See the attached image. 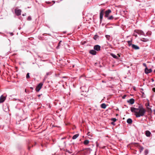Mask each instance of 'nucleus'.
<instances>
[{"mask_svg": "<svg viewBox=\"0 0 155 155\" xmlns=\"http://www.w3.org/2000/svg\"><path fill=\"white\" fill-rule=\"evenodd\" d=\"M30 88L31 90H33L34 89V87H30Z\"/></svg>", "mask_w": 155, "mask_h": 155, "instance_id": "nucleus-39", "label": "nucleus"}, {"mask_svg": "<svg viewBox=\"0 0 155 155\" xmlns=\"http://www.w3.org/2000/svg\"><path fill=\"white\" fill-rule=\"evenodd\" d=\"M94 49L95 51H99L101 49V46L99 45H95L94 46Z\"/></svg>", "mask_w": 155, "mask_h": 155, "instance_id": "nucleus-8", "label": "nucleus"}, {"mask_svg": "<svg viewBox=\"0 0 155 155\" xmlns=\"http://www.w3.org/2000/svg\"><path fill=\"white\" fill-rule=\"evenodd\" d=\"M130 110L132 112L134 113V115L137 117L143 116L145 113V110L141 105H138L137 108L131 107Z\"/></svg>", "mask_w": 155, "mask_h": 155, "instance_id": "nucleus-1", "label": "nucleus"}, {"mask_svg": "<svg viewBox=\"0 0 155 155\" xmlns=\"http://www.w3.org/2000/svg\"><path fill=\"white\" fill-rule=\"evenodd\" d=\"M111 120H112L113 122H115V121H116L117 119H116V118H112L111 119Z\"/></svg>", "mask_w": 155, "mask_h": 155, "instance_id": "nucleus-30", "label": "nucleus"}, {"mask_svg": "<svg viewBox=\"0 0 155 155\" xmlns=\"http://www.w3.org/2000/svg\"><path fill=\"white\" fill-rule=\"evenodd\" d=\"M131 46L135 50H138L139 49V47L138 46L134 44H132Z\"/></svg>", "mask_w": 155, "mask_h": 155, "instance_id": "nucleus-12", "label": "nucleus"}, {"mask_svg": "<svg viewBox=\"0 0 155 155\" xmlns=\"http://www.w3.org/2000/svg\"><path fill=\"white\" fill-rule=\"evenodd\" d=\"M126 96H127V95L126 94L124 95L122 97V99H125V97H126Z\"/></svg>", "mask_w": 155, "mask_h": 155, "instance_id": "nucleus-33", "label": "nucleus"}, {"mask_svg": "<svg viewBox=\"0 0 155 155\" xmlns=\"http://www.w3.org/2000/svg\"><path fill=\"white\" fill-rule=\"evenodd\" d=\"M111 55L114 58H115L116 59H117L118 58V57L115 54L111 53Z\"/></svg>", "mask_w": 155, "mask_h": 155, "instance_id": "nucleus-22", "label": "nucleus"}, {"mask_svg": "<svg viewBox=\"0 0 155 155\" xmlns=\"http://www.w3.org/2000/svg\"><path fill=\"white\" fill-rule=\"evenodd\" d=\"M147 63H150V62H147Z\"/></svg>", "mask_w": 155, "mask_h": 155, "instance_id": "nucleus-47", "label": "nucleus"}, {"mask_svg": "<svg viewBox=\"0 0 155 155\" xmlns=\"http://www.w3.org/2000/svg\"><path fill=\"white\" fill-rule=\"evenodd\" d=\"M105 37L107 40L108 41L110 40V35H105Z\"/></svg>", "mask_w": 155, "mask_h": 155, "instance_id": "nucleus-26", "label": "nucleus"}, {"mask_svg": "<svg viewBox=\"0 0 155 155\" xmlns=\"http://www.w3.org/2000/svg\"><path fill=\"white\" fill-rule=\"evenodd\" d=\"M62 42V41H60L58 43V46H57L56 48L57 49H59L61 46L62 45L61 43Z\"/></svg>", "mask_w": 155, "mask_h": 155, "instance_id": "nucleus-14", "label": "nucleus"}, {"mask_svg": "<svg viewBox=\"0 0 155 155\" xmlns=\"http://www.w3.org/2000/svg\"><path fill=\"white\" fill-rule=\"evenodd\" d=\"M99 37L97 35H95L93 38L94 40L96 41H97L99 39Z\"/></svg>", "mask_w": 155, "mask_h": 155, "instance_id": "nucleus-15", "label": "nucleus"}, {"mask_svg": "<svg viewBox=\"0 0 155 155\" xmlns=\"http://www.w3.org/2000/svg\"><path fill=\"white\" fill-rule=\"evenodd\" d=\"M51 74H52V72H51V71H49V72H47L46 73V75L47 76H48V75H50Z\"/></svg>", "mask_w": 155, "mask_h": 155, "instance_id": "nucleus-28", "label": "nucleus"}, {"mask_svg": "<svg viewBox=\"0 0 155 155\" xmlns=\"http://www.w3.org/2000/svg\"><path fill=\"white\" fill-rule=\"evenodd\" d=\"M22 15L23 16H25L26 15V13H25L23 14H22Z\"/></svg>", "mask_w": 155, "mask_h": 155, "instance_id": "nucleus-36", "label": "nucleus"}, {"mask_svg": "<svg viewBox=\"0 0 155 155\" xmlns=\"http://www.w3.org/2000/svg\"><path fill=\"white\" fill-rule=\"evenodd\" d=\"M26 78L27 79L29 78H30V76H29V73H28L26 75Z\"/></svg>", "mask_w": 155, "mask_h": 155, "instance_id": "nucleus-29", "label": "nucleus"}, {"mask_svg": "<svg viewBox=\"0 0 155 155\" xmlns=\"http://www.w3.org/2000/svg\"><path fill=\"white\" fill-rule=\"evenodd\" d=\"M115 122H111V124L113 125H114L115 124L114 123Z\"/></svg>", "mask_w": 155, "mask_h": 155, "instance_id": "nucleus-35", "label": "nucleus"}, {"mask_svg": "<svg viewBox=\"0 0 155 155\" xmlns=\"http://www.w3.org/2000/svg\"><path fill=\"white\" fill-rule=\"evenodd\" d=\"M143 65L145 67V63H143Z\"/></svg>", "mask_w": 155, "mask_h": 155, "instance_id": "nucleus-40", "label": "nucleus"}, {"mask_svg": "<svg viewBox=\"0 0 155 155\" xmlns=\"http://www.w3.org/2000/svg\"><path fill=\"white\" fill-rule=\"evenodd\" d=\"M89 142V141L88 140H85L84 141V145H86L88 144Z\"/></svg>", "mask_w": 155, "mask_h": 155, "instance_id": "nucleus-23", "label": "nucleus"}, {"mask_svg": "<svg viewBox=\"0 0 155 155\" xmlns=\"http://www.w3.org/2000/svg\"><path fill=\"white\" fill-rule=\"evenodd\" d=\"M153 111H154V114H155V110H154Z\"/></svg>", "mask_w": 155, "mask_h": 155, "instance_id": "nucleus-44", "label": "nucleus"}, {"mask_svg": "<svg viewBox=\"0 0 155 155\" xmlns=\"http://www.w3.org/2000/svg\"><path fill=\"white\" fill-rule=\"evenodd\" d=\"M9 33L10 34L11 36H12L13 35V33L12 32H10Z\"/></svg>", "mask_w": 155, "mask_h": 155, "instance_id": "nucleus-34", "label": "nucleus"}, {"mask_svg": "<svg viewBox=\"0 0 155 155\" xmlns=\"http://www.w3.org/2000/svg\"><path fill=\"white\" fill-rule=\"evenodd\" d=\"M43 84L42 83H40L36 86L35 89L36 91L38 92L41 88Z\"/></svg>", "mask_w": 155, "mask_h": 155, "instance_id": "nucleus-5", "label": "nucleus"}, {"mask_svg": "<svg viewBox=\"0 0 155 155\" xmlns=\"http://www.w3.org/2000/svg\"><path fill=\"white\" fill-rule=\"evenodd\" d=\"M151 80H152V82H153L154 81L153 79V78L151 79Z\"/></svg>", "mask_w": 155, "mask_h": 155, "instance_id": "nucleus-42", "label": "nucleus"}, {"mask_svg": "<svg viewBox=\"0 0 155 155\" xmlns=\"http://www.w3.org/2000/svg\"><path fill=\"white\" fill-rule=\"evenodd\" d=\"M132 41H127V42L128 44V45L129 46H132L133 44L131 43V42H132Z\"/></svg>", "mask_w": 155, "mask_h": 155, "instance_id": "nucleus-24", "label": "nucleus"}, {"mask_svg": "<svg viewBox=\"0 0 155 155\" xmlns=\"http://www.w3.org/2000/svg\"><path fill=\"white\" fill-rule=\"evenodd\" d=\"M15 12L16 15L19 16L21 15V10L20 9L15 8Z\"/></svg>", "mask_w": 155, "mask_h": 155, "instance_id": "nucleus-6", "label": "nucleus"}, {"mask_svg": "<svg viewBox=\"0 0 155 155\" xmlns=\"http://www.w3.org/2000/svg\"><path fill=\"white\" fill-rule=\"evenodd\" d=\"M143 88H141L140 90V92L142 93V97H143L144 96L145 94L144 92H143Z\"/></svg>", "mask_w": 155, "mask_h": 155, "instance_id": "nucleus-16", "label": "nucleus"}, {"mask_svg": "<svg viewBox=\"0 0 155 155\" xmlns=\"http://www.w3.org/2000/svg\"><path fill=\"white\" fill-rule=\"evenodd\" d=\"M31 19V17L30 16H29L27 18V20L28 21H30Z\"/></svg>", "mask_w": 155, "mask_h": 155, "instance_id": "nucleus-32", "label": "nucleus"}, {"mask_svg": "<svg viewBox=\"0 0 155 155\" xmlns=\"http://www.w3.org/2000/svg\"><path fill=\"white\" fill-rule=\"evenodd\" d=\"M151 133L148 130L146 131V136L149 137L150 136Z\"/></svg>", "mask_w": 155, "mask_h": 155, "instance_id": "nucleus-19", "label": "nucleus"}, {"mask_svg": "<svg viewBox=\"0 0 155 155\" xmlns=\"http://www.w3.org/2000/svg\"><path fill=\"white\" fill-rule=\"evenodd\" d=\"M89 53L93 55H95L97 54V52L96 51L94 50H90L89 51Z\"/></svg>", "mask_w": 155, "mask_h": 155, "instance_id": "nucleus-11", "label": "nucleus"}, {"mask_svg": "<svg viewBox=\"0 0 155 155\" xmlns=\"http://www.w3.org/2000/svg\"><path fill=\"white\" fill-rule=\"evenodd\" d=\"M28 149L29 150V149H30V148H29H29H28Z\"/></svg>", "mask_w": 155, "mask_h": 155, "instance_id": "nucleus-50", "label": "nucleus"}, {"mask_svg": "<svg viewBox=\"0 0 155 155\" xmlns=\"http://www.w3.org/2000/svg\"><path fill=\"white\" fill-rule=\"evenodd\" d=\"M101 107L103 109H105L106 107V104L104 103H103L101 105Z\"/></svg>", "mask_w": 155, "mask_h": 155, "instance_id": "nucleus-18", "label": "nucleus"}, {"mask_svg": "<svg viewBox=\"0 0 155 155\" xmlns=\"http://www.w3.org/2000/svg\"><path fill=\"white\" fill-rule=\"evenodd\" d=\"M137 34L140 35H144V33L142 31L140 30H135L133 34V35L136 38L137 36Z\"/></svg>", "mask_w": 155, "mask_h": 155, "instance_id": "nucleus-2", "label": "nucleus"}, {"mask_svg": "<svg viewBox=\"0 0 155 155\" xmlns=\"http://www.w3.org/2000/svg\"><path fill=\"white\" fill-rule=\"evenodd\" d=\"M144 149L143 147L140 146L139 148V151L141 153Z\"/></svg>", "mask_w": 155, "mask_h": 155, "instance_id": "nucleus-25", "label": "nucleus"}, {"mask_svg": "<svg viewBox=\"0 0 155 155\" xmlns=\"http://www.w3.org/2000/svg\"><path fill=\"white\" fill-rule=\"evenodd\" d=\"M152 90L153 92H155V88H153Z\"/></svg>", "mask_w": 155, "mask_h": 155, "instance_id": "nucleus-37", "label": "nucleus"}, {"mask_svg": "<svg viewBox=\"0 0 155 155\" xmlns=\"http://www.w3.org/2000/svg\"><path fill=\"white\" fill-rule=\"evenodd\" d=\"M102 82L103 83H106V81H102Z\"/></svg>", "mask_w": 155, "mask_h": 155, "instance_id": "nucleus-43", "label": "nucleus"}, {"mask_svg": "<svg viewBox=\"0 0 155 155\" xmlns=\"http://www.w3.org/2000/svg\"><path fill=\"white\" fill-rule=\"evenodd\" d=\"M146 154L148 153L147 151L146 150Z\"/></svg>", "mask_w": 155, "mask_h": 155, "instance_id": "nucleus-45", "label": "nucleus"}, {"mask_svg": "<svg viewBox=\"0 0 155 155\" xmlns=\"http://www.w3.org/2000/svg\"><path fill=\"white\" fill-rule=\"evenodd\" d=\"M127 102L130 103L131 104H132L134 103V100L133 98H131L129 100L127 101Z\"/></svg>", "mask_w": 155, "mask_h": 155, "instance_id": "nucleus-13", "label": "nucleus"}, {"mask_svg": "<svg viewBox=\"0 0 155 155\" xmlns=\"http://www.w3.org/2000/svg\"><path fill=\"white\" fill-rule=\"evenodd\" d=\"M111 10L110 9H108L105 11V17L107 18L110 13L111 12Z\"/></svg>", "mask_w": 155, "mask_h": 155, "instance_id": "nucleus-7", "label": "nucleus"}, {"mask_svg": "<svg viewBox=\"0 0 155 155\" xmlns=\"http://www.w3.org/2000/svg\"><path fill=\"white\" fill-rule=\"evenodd\" d=\"M90 132H88L87 133V135L88 136H90V135L89 134Z\"/></svg>", "mask_w": 155, "mask_h": 155, "instance_id": "nucleus-38", "label": "nucleus"}, {"mask_svg": "<svg viewBox=\"0 0 155 155\" xmlns=\"http://www.w3.org/2000/svg\"><path fill=\"white\" fill-rule=\"evenodd\" d=\"M5 100V97L2 95L0 97V103H3Z\"/></svg>", "mask_w": 155, "mask_h": 155, "instance_id": "nucleus-10", "label": "nucleus"}, {"mask_svg": "<svg viewBox=\"0 0 155 155\" xmlns=\"http://www.w3.org/2000/svg\"><path fill=\"white\" fill-rule=\"evenodd\" d=\"M104 9H101L100 10V22L101 23L102 22L103 17L104 15Z\"/></svg>", "mask_w": 155, "mask_h": 155, "instance_id": "nucleus-4", "label": "nucleus"}, {"mask_svg": "<svg viewBox=\"0 0 155 155\" xmlns=\"http://www.w3.org/2000/svg\"><path fill=\"white\" fill-rule=\"evenodd\" d=\"M145 117H143V118H142L140 120V123L143 124L144 123L145 121Z\"/></svg>", "mask_w": 155, "mask_h": 155, "instance_id": "nucleus-21", "label": "nucleus"}, {"mask_svg": "<svg viewBox=\"0 0 155 155\" xmlns=\"http://www.w3.org/2000/svg\"><path fill=\"white\" fill-rule=\"evenodd\" d=\"M154 72H155V70L154 71Z\"/></svg>", "mask_w": 155, "mask_h": 155, "instance_id": "nucleus-49", "label": "nucleus"}, {"mask_svg": "<svg viewBox=\"0 0 155 155\" xmlns=\"http://www.w3.org/2000/svg\"><path fill=\"white\" fill-rule=\"evenodd\" d=\"M113 16L112 15L110 16L109 17H107L108 20H111L113 18Z\"/></svg>", "mask_w": 155, "mask_h": 155, "instance_id": "nucleus-27", "label": "nucleus"}, {"mask_svg": "<svg viewBox=\"0 0 155 155\" xmlns=\"http://www.w3.org/2000/svg\"><path fill=\"white\" fill-rule=\"evenodd\" d=\"M127 122L128 124H130L132 122V120L131 119L129 118L127 119Z\"/></svg>", "mask_w": 155, "mask_h": 155, "instance_id": "nucleus-17", "label": "nucleus"}, {"mask_svg": "<svg viewBox=\"0 0 155 155\" xmlns=\"http://www.w3.org/2000/svg\"><path fill=\"white\" fill-rule=\"evenodd\" d=\"M147 65L146 64V74H147L151 72L152 71V69L151 67L148 69Z\"/></svg>", "mask_w": 155, "mask_h": 155, "instance_id": "nucleus-9", "label": "nucleus"}, {"mask_svg": "<svg viewBox=\"0 0 155 155\" xmlns=\"http://www.w3.org/2000/svg\"><path fill=\"white\" fill-rule=\"evenodd\" d=\"M144 72L145 73V68L144 69Z\"/></svg>", "mask_w": 155, "mask_h": 155, "instance_id": "nucleus-46", "label": "nucleus"}, {"mask_svg": "<svg viewBox=\"0 0 155 155\" xmlns=\"http://www.w3.org/2000/svg\"><path fill=\"white\" fill-rule=\"evenodd\" d=\"M64 139V138H61V139Z\"/></svg>", "mask_w": 155, "mask_h": 155, "instance_id": "nucleus-48", "label": "nucleus"}, {"mask_svg": "<svg viewBox=\"0 0 155 155\" xmlns=\"http://www.w3.org/2000/svg\"><path fill=\"white\" fill-rule=\"evenodd\" d=\"M41 94H39L38 95V97H40L41 96Z\"/></svg>", "mask_w": 155, "mask_h": 155, "instance_id": "nucleus-41", "label": "nucleus"}, {"mask_svg": "<svg viewBox=\"0 0 155 155\" xmlns=\"http://www.w3.org/2000/svg\"><path fill=\"white\" fill-rule=\"evenodd\" d=\"M140 40L143 42L145 41V38H141Z\"/></svg>", "mask_w": 155, "mask_h": 155, "instance_id": "nucleus-31", "label": "nucleus"}, {"mask_svg": "<svg viewBox=\"0 0 155 155\" xmlns=\"http://www.w3.org/2000/svg\"><path fill=\"white\" fill-rule=\"evenodd\" d=\"M79 135L78 134H77L74 135L72 137V139L74 140L76 139L78 137Z\"/></svg>", "mask_w": 155, "mask_h": 155, "instance_id": "nucleus-20", "label": "nucleus"}, {"mask_svg": "<svg viewBox=\"0 0 155 155\" xmlns=\"http://www.w3.org/2000/svg\"><path fill=\"white\" fill-rule=\"evenodd\" d=\"M147 107L146 108V112L147 111L148 113V114H150L152 112L151 109V106L149 104V101L147 99Z\"/></svg>", "mask_w": 155, "mask_h": 155, "instance_id": "nucleus-3", "label": "nucleus"}]
</instances>
